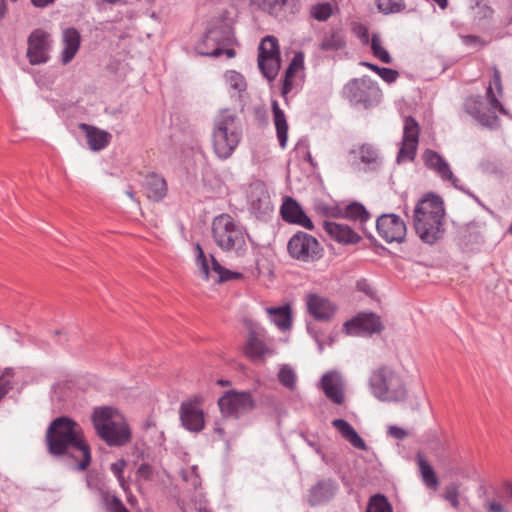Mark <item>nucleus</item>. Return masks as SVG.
Returning a JSON list of instances; mask_svg holds the SVG:
<instances>
[{
  "label": "nucleus",
  "instance_id": "nucleus-9",
  "mask_svg": "<svg viewBox=\"0 0 512 512\" xmlns=\"http://www.w3.org/2000/svg\"><path fill=\"white\" fill-rule=\"evenodd\" d=\"M258 67L268 80H273L280 69V51L278 41L273 36H266L259 45Z\"/></svg>",
  "mask_w": 512,
  "mask_h": 512
},
{
  "label": "nucleus",
  "instance_id": "nucleus-18",
  "mask_svg": "<svg viewBox=\"0 0 512 512\" xmlns=\"http://www.w3.org/2000/svg\"><path fill=\"white\" fill-rule=\"evenodd\" d=\"M382 329L380 317L374 313H360L343 325V330L348 335L379 333Z\"/></svg>",
  "mask_w": 512,
  "mask_h": 512
},
{
  "label": "nucleus",
  "instance_id": "nucleus-31",
  "mask_svg": "<svg viewBox=\"0 0 512 512\" xmlns=\"http://www.w3.org/2000/svg\"><path fill=\"white\" fill-rule=\"evenodd\" d=\"M143 187L146 196L153 201L162 200L167 192L166 181L156 174L148 175L145 179Z\"/></svg>",
  "mask_w": 512,
  "mask_h": 512
},
{
  "label": "nucleus",
  "instance_id": "nucleus-58",
  "mask_svg": "<svg viewBox=\"0 0 512 512\" xmlns=\"http://www.w3.org/2000/svg\"><path fill=\"white\" fill-rule=\"evenodd\" d=\"M357 286L360 290H363L365 293H370L371 288L366 282H359Z\"/></svg>",
  "mask_w": 512,
  "mask_h": 512
},
{
  "label": "nucleus",
  "instance_id": "nucleus-2",
  "mask_svg": "<svg viewBox=\"0 0 512 512\" xmlns=\"http://www.w3.org/2000/svg\"><path fill=\"white\" fill-rule=\"evenodd\" d=\"M243 128L238 115L230 108H223L213 118L211 141L219 159H228L240 144Z\"/></svg>",
  "mask_w": 512,
  "mask_h": 512
},
{
  "label": "nucleus",
  "instance_id": "nucleus-56",
  "mask_svg": "<svg viewBox=\"0 0 512 512\" xmlns=\"http://www.w3.org/2000/svg\"><path fill=\"white\" fill-rule=\"evenodd\" d=\"M31 2L35 7L44 8L53 4L55 0H31Z\"/></svg>",
  "mask_w": 512,
  "mask_h": 512
},
{
  "label": "nucleus",
  "instance_id": "nucleus-63",
  "mask_svg": "<svg viewBox=\"0 0 512 512\" xmlns=\"http://www.w3.org/2000/svg\"><path fill=\"white\" fill-rule=\"evenodd\" d=\"M126 195L133 201H135L134 193L131 190L126 191Z\"/></svg>",
  "mask_w": 512,
  "mask_h": 512
},
{
  "label": "nucleus",
  "instance_id": "nucleus-40",
  "mask_svg": "<svg viewBox=\"0 0 512 512\" xmlns=\"http://www.w3.org/2000/svg\"><path fill=\"white\" fill-rule=\"evenodd\" d=\"M388 499L381 494L373 495L368 502L366 512H392Z\"/></svg>",
  "mask_w": 512,
  "mask_h": 512
},
{
  "label": "nucleus",
  "instance_id": "nucleus-54",
  "mask_svg": "<svg viewBox=\"0 0 512 512\" xmlns=\"http://www.w3.org/2000/svg\"><path fill=\"white\" fill-rule=\"evenodd\" d=\"M475 118L484 126H490L492 121L495 120L496 116H488L486 114H480L479 112H472Z\"/></svg>",
  "mask_w": 512,
  "mask_h": 512
},
{
  "label": "nucleus",
  "instance_id": "nucleus-62",
  "mask_svg": "<svg viewBox=\"0 0 512 512\" xmlns=\"http://www.w3.org/2000/svg\"><path fill=\"white\" fill-rule=\"evenodd\" d=\"M465 41L466 42H478L479 38L477 36L469 35V36L465 37Z\"/></svg>",
  "mask_w": 512,
  "mask_h": 512
},
{
  "label": "nucleus",
  "instance_id": "nucleus-21",
  "mask_svg": "<svg viewBox=\"0 0 512 512\" xmlns=\"http://www.w3.org/2000/svg\"><path fill=\"white\" fill-rule=\"evenodd\" d=\"M486 512H512V482L504 481L484 502Z\"/></svg>",
  "mask_w": 512,
  "mask_h": 512
},
{
  "label": "nucleus",
  "instance_id": "nucleus-25",
  "mask_svg": "<svg viewBox=\"0 0 512 512\" xmlns=\"http://www.w3.org/2000/svg\"><path fill=\"white\" fill-rule=\"evenodd\" d=\"M323 227L333 240L344 245L356 244L361 239L350 226L343 223L324 221Z\"/></svg>",
  "mask_w": 512,
  "mask_h": 512
},
{
  "label": "nucleus",
  "instance_id": "nucleus-30",
  "mask_svg": "<svg viewBox=\"0 0 512 512\" xmlns=\"http://www.w3.org/2000/svg\"><path fill=\"white\" fill-rule=\"evenodd\" d=\"M333 427L348 441L354 448L366 450L367 446L357 431L344 419H335L332 421Z\"/></svg>",
  "mask_w": 512,
  "mask_h": 512
},
{
  "label": "nucleus",
  "instance_id": "nucleus-29",
  "mask_svg": "<svg viewBox=\"0 0 512 512\" xmlns=\"http://www.w3.org/2000/svg\"><path fill=\"white\" fill-rule=\"evenodd\" d=\"M63 51H62V62L64 64L69 63L80 47V33L75 28H67L63 31L62 35Z\"/></svg>",
  "mask_w": 512,
  "mask_h": 512
},
{
  "label": "nucleus",
  "instance_id": "nucleus-43",
  "mask_svg": "<svg viewBox=\"0 0 512 512\" xmlns=\"http://www.w3.org/2000/svg\"><path fill=\"white\" fill-rule=\"evenodd\" d=\"M101 496L104 506L109 512H129L117 496L111 495L106 491H102Z\"/></svg>",
  "mask_w": 512,
  "mask_h": 512
},
{
  "label": "nucleus",
  "instance_id": "nucleus-50",
  "mask_svg": "<svg viewBox=\"0 0 512 512\" xmlns=\"http://www.w3.org/2000/svg\"><path fill=\"white\" fill-rule=\"evenodd\" d=\"M458 485L455 483H452L448 485L445 488L444 492V498L450 502L453 508L457 509L459 507V500H458Z\"/></svg>",
  "mask_w": 512,
  "mask_h": 512
},
{
  "label": "nucleus",
  "instance_id": "nucleus-38",
  "mask_svg": "<svg viewBox=\"0 0 512 512\" xmlns=\"http://www.w3.org/2000/svg\"><path fill=\"white\" fill-rule=\"evenodd\" d=\"M278 380L284 387L288 388L289 390H295L297 376L291 366L284 364L280 367L278 372Z\"/></svg>",
  "mask_w": 512,
  "mask_h": 512
},
{
  "label": "nucleus",
  "instance_id": "nucleus-4",
  "mask_svg": "<svg viewBox=\"0 0 512 512\" xmlns=\"http://www.w3.org/2000/svg\"><path fill=\"white\" fill-rule=\"evenodd\" d=\"M369 388L371 394L382 402L399 403L408 398L404 378L388 366H381L371 372Z\"/></svg>",
  "mask_w": 512,
  "mask_h": 512
},
{
  "label": "nucleus",
  "instance_id": "nucleus-7",
  "mask_svg": "<svg viewBox=\"0 0 512 512\" xmlns=\"http://www.w3.org/2000/svg\"><path fill=\"white\" fill-rule=\"evenodd\" d=\"M232 38L231 25L221 21L208 29L201 41L195 46V50L201 56L218 57L223 53V47L232 42Z\"/></svg>",
  "mask_w": 512,
  "mask_h": 512
},
{
  "label": "nucleus",
  "instance_id": "nucleus-35",
  "mask_svg": "<svg viewBox=\"0 0 512 512\" xmlns=\"http://www.w3.org/2000/svg\"><path fill=\"white\" fill-rule=\"evenodd\" d=\"M319 46L323 51H336L345 46V39L340 31H331L323 36Z\"/></svg>",
  "mask_w": 512,
  "mask_h": 512
},
{
  "label": "nucleus",
  "instance_id": "nucleus-44",
  "mask_svg": "<svg viewBox=\"0 0 512 512\" xmlns=\"http://www.w3.org/2000/svg\"><path fill=\"white\" fill-rule=\"evenodd\" d=\"M311 16L318 21H326L333 14V6L328 3H318L311 7Z\"/></svg>",
  "mask_w": 512,
  "mask_h": 512
},
{
  "label": "nucleus",
  "instance_id": "nucleus-20",
  "mask_svg": "<svg viewBox=\"0 0 512 512\" xmlns=\"http://www.w3.org/2000/svg\"><path fill=\"white\" fill-rule=\"evenodd\" d=\"M345 380L337 371L325 373L320 380V387L325 396L334 404L341 405L345 401Z\"/></svg>",
  "mask_w": 512,
  "mask_h": 512
},
{
  "label": "nucleus",
  "instance_id": "nucleus-59",
  "mask_svg": "<svg viewBox=\"0 0 512 512\" xmlns=\"http://www.w3.org/2000/svg\"><path fill=\"white\" fill-rule=\"evenodd\" d=\"M214 431L218 433L220 436L224 435V430L219 424H215Z\"/></svg>",
  "mask_w": 512,
  "mask_h": 512
},
{
  "label": "nucleus",
  "instance_id": "nucleus-3",
  "mask_svg": "<svg viewBox=\"0 0 512 512\" xmlns=\"http://www.w3.org/2000/svg\"><path fill=\"white\" fill-rule=\"evenodd\" d=\"M443 202L437 196H428L418 201L414 209L413 223L419 238L428 244H433L442 235Z\"/></svg>",
  "mask_w": 512,
  "mask_h": 512
},
{
  "label": "nucleus",
  "instance_id": "nucleus-60",
  "mask_svg": "<svg viewBox=\"0 0 512 512\" xmlns=\"http://www.w3.org/2000/svg\"><path fill=\"white\" fill-rule=\"evenodd\" d=\"M224 52L226 53L228 58H232L235 56V51L233 49H224L223 48V53Z\"/></svg>",
  "mask_w": 512,
  "mask_h": 512
},
{
  "label": "nucleus",
  "instance_id": "nucleus-17",
  "mask_svg": "<svg viewBox=\"0 0 512 512\" xmlns=\"http://www.w3.org/2000/svg\"><path fill=\"white\" fill-rule=\"evenodd\" d=\"M251 2L280 21L288 20L300 9L299 0H251Z\"/></svg>",
  "mask_w": 512,
  "mask_h": 512
},
{
  "label": "nucleus",
  "instance_id": "nucleus-27",
  "mask_svg": "<svg viewBox=\"0 0 512 512\" xmlns=\"http://www.w3.org/2000/svg\"><path fill=\"white\" fill-rule=\"evenodd\" d=\"M79 128L85 133L87 144L92 151L103 150L110 142L111 135L104 130L86 123L79 124Z\"/></svg>",
  "mask_w": 512,
  "mask_h": 512
},
{
  "label": "nucleus",
  "instance_id": "nucleus-14",
  "mask_svg": "<svg viewBox=\"0 0 512 512\" xmlns=\"http://www.w3.org/2000/svg\"><path fill=\"white\" fill-rule=\"evenodd\" d=\"M196 250V263L199 266L200 272L203 274L205 280H208L210 277H215L214 281L216 283H223L235 279H240L242 277L241 273L228 270L221 266L213 256H211L210 271L208 261L205 257L203 249L199 244L196 245Z\"/></svg>",
  "mask_w": 512,
  "mask_h": 512
},
{
  "label": "nucleus",
  "instance_id": "nucleus-12",
  "mask_svg": "<svg viewBox=\"0 0 512 512\" xmlns=\"http://www.w3.org/2000/svg\"><path fill=\"white\" fill-rule=\"evenodd\" d=\"M218 405L224 416L239 417L253 409L254 401L249 392L230 390L219 398Z\"/></svg>",
  "mask_w": 512,
  "mask_h": 512
},
{
  "label": "nucleus",
  "instance_id": "nucleus-48",
  "mask_svg": "<svg viewBox=\"0 0 512 512\" xmlns=\"http://www.w3.org/2000/svg\"><path fill=\"white\" fill-rule=\"evenodd\" d=\"M14 375L12 368H6L3 374L0 376V401L6 396V394L12 389L11 379Z\"/></svg>",
  "mask_w": 512,
  "mask_h": 512
},
{
  "label": "nucleus",
  "instance_id": "nucleus-49",
  "mask_svg": "<svg viewBox=\"0 0 512 512\" xmlns=\"http://www.w3.org/2000/svg\"><path fill=\"white\" fill-rule=\"evenodd\" d=\"M126 465V462L123 459H120L110 465V470L113 472V474L116 476L120 487L123 489L124 492L128 491V485L123 477V470Z\"/></svg>",
  "mask_w": 512,
  "mask_h": 512
},
{
  "label": "nucleus",
  "instance_id": "nucleus-13",
  "mask_svg": "<svg viewBox=\"0 0 512 512\" xmlns=\"http://www.w3.org/2000/svg\"><path fill=\"white\" fill-rule=\"evenodd\" d=\"M26 56L31 65L44 64L49 60L51 49L50 34L42 29H36L28 37Z\"/></svg>",
  "mask_w": 512,
  "mask_h": 512
},
{
  "label": "nucleus",
  "instance_id": "nucleus-37",
  "mask_svg": "<svg viewBox=\"0 0 512 512\" xmlns=\"http://www.w3.org/2000/svg\"><path fill=\"white\" fill-rule=\"evenodd\" d=\"M304 66V57L302 53H297L293 57L291 63L289 64L286 73H285V81L283 85V94L288 93V91L291 89V81L290 78L293 77V75L303 69Z\"/></svg>",
  "mask_w": 512,
  "mask_h": 512
},
{
  "label": "nucleus",
  "instance_id": "nucleus-15",
  "mask_svg": "<svg viewBox=\"0 0 512 512\" xmlns=\"http://www.w3.org/2000/svg\"><path fill=\"white\" fill-rule=\"evenodd\" d=\"M379 235L388 243H401L406 237V224L396 214H383L376 221Z\"/></svg>",
  "mask_w": 512,
  "mask_h": 512
},
{
  "label": "nucleus",
  "instance_id": "nucleus-11",
  "mask_svg": "<svg viewBox=\"0 0 512 512\" xmlns=\"http://www.w3.org/2000/svg\"><path fill=\"white\" fill-rule=\"evenodd\" d=\"M379 93L376 85L367 77L353 79L343 88V95L353 105L367 108Z\"/></svg>",
  "mask_w": 512,
  "mask_h": 512
},
{
  "label": "nucleus",
  "instance_id": "nucleus-34",
  "mask_svg": "<svg viewBox=\"0 0 512 512\" xmlns=\"http://www.w3.org/2000/svg\"><path fill=\"white\" fill-rule=\"evenodd\" d=\"M271 321L280 329H289L291 326V313L288 306L268 308Z\"/></svg>",
  "mask_w": 512,
  "mask_h": 512
},
{
  "label": "nucleus",
  "instance_id": "nucleus-36",
  "mask_svg": "<svg viewBox=\"0 0 512 512\" xmlns=\"http://www.w3.org/2000/svg\"><path fill=\"white\" fill-rule=\"evenodd\" d=\"M225 82L230 90L235 91L241 97V94L246 91L247 83L242 74L237 71L230 70L224 75Z\"/></svg>",
  "mask_w": 512,
  "mask_h": 512
},
{
  "label": "nucleus",
  "instance_id": "nucleus-51",
  "mask_svg": "<svg viewBox=\"0 0 512 512\" xmlns=\"http://www.w3.org/2000/svg\"><path fill=\"white\" fill-rule=\"evenodd\" d=\"M486 96L490 106L489 109L493 114H495L496 111H499L503 114L505 113V109L496 98L491 85H489L486 90Z\"/></svg>",
  "mask_w": 512,
  "mask_h": 512
},
{
  "label": "nucleus",
  "instance_id": "nucleus-8",
  "mask_svg": "<svg viewBox=\"0 0 512 512\" xmlns=\"http://www.w3.org/2000/svg\"><path fill=\"white\" fill-rule=\"evenodd\" d=\"M287 250L291 258L302 263H313L319 260L323 254V248L318 240L301 231L290 238Z\"/></svg>",
  "mask_w": 512,
  "mask_h": 512
},
{
  "label": "nucleus",
  "instance_id": "nucleus-52",
  "mask_svg": "<svg viewBox=\"0 0 512 512\" xmlns=\"http://www.w3.org/2000/svg\"><path fill=\"white\" fill-rule=\"evenodd\" d=\"M153 469L149 464L143 463L139 466L136 472L138 480L149 481L153 477Z\"/></svg>",
  "mask_w": 512,
  "mask_h": 512
},
{
  "label": "nucleus",
  "instance_id": "nucleus-23",
  "mask_svg": "<svg viewBox=\"0 0 512 512\" xmlns=\"http://www.w3.org/2000/svg\"><path fill=\"white\" fill-rule=\"evenodd\" d=\"M423 161L425 165L435 171L442 180L449 181L455 188L463 190L459 185V179L454 176L448 162L441 155L433 150H426L423 153Z\"/></svg>",
  "mask_w": 512,
  "mask_h": 512
},
{
  "label": "nucleus",
  "instance_id": "nucleus-24",
  "mask_svg": "<svg viewBox=\"0 0 512 512\" xmlns=\"http://www.w3.org/2000/svg\"><path fill=\"white\" fill-rule=\"evenodd\" d=\"M284 221L302 226L307 230H313L311 219L305 214L300 204L293 198L287 197L280 209Z\"/></svg>",
  "mask_w": 512,
  "mask_h": 512
},
{
  "label": "nucleus",
  "instance_id": "nucleus-46",
  "mask_svg": "<svg viewBox=\"0 0 512 512\" xmlns=\"http://www.w3.org/2000/svg\"><path fill=\"white\" fill-rule=\"evenodd\" d=\"M472 12L476 20L482 21L490 19L494 11L486 2L480 0L472 7Z\"/></svg>",
  "mask_w": 512,
  "mask_h": 512
},
{
  "label": "nucleus",
  "instance_id": "nucleus-5",
  "mask_svg": "<svg viewBox=\"0 0 512 512\" xmlns=\"http://www.w3.org/2000/svg\"><path fill=\"white\" fill-rule=\"evenodd\" d=\"M92 421L97 435L110 446H122L130 440L123 415L112 407L94 409Z\"/></svg>",
  "mask_w": 512,
  "mask_h": 512
},
{
  "label": "nucleus",
  "instance_id": "nucleus-19",
  "mask_svg": "<svg viewBox=\"0 0 512 512\" xmlns=\"http://www.w3.org/2000/svg\"><path fill=\"white\" fill-rule=\"evenodd\" d=\"M249 203L251 212L260 219L267 218L274 209L269 192L262 182L250 186Z\"/></svg>",
  "mask_w": 512,
  "mask_h": 512
},
{
  "label": "nucleus",
  "instance_id": "nucleus-53",
  "mask_svg": "<svg viewBox=\"0 0 512 512\" xmlns=\"http://www.w3.org/2000/svg\"><path fill=\"white\" fill-rule=\"evenodd\" d=\"M388 434L398 440H403L408 436V432L401 427L392 425L388 427Z\"/></svg>",
  "mask_w": 512,
  "mask_h": 512
},
{
  "label": "nucleus",
  "instance_id": "nucleus-16",
  "mask_svg": "<svg viewBox=\"0 0 512 512\" xmlns=\"http://www.w3.org/2000/svg\"><path fill=\"white\" fill-rule=\"evenodd\" d=\"M419 125L416 120L408 116L404 120L402 145L397 155V162L413 161L419 140Z\"/></svg>",
  "mask_w": 512,
  "mask_h": 512
},
{
  "label": "nucleus",
  "instance_id": "nucleus-1",
  "mask_svg": "<svg viewBox=\"0 0 512 512\" xmlns=\"http://www.w3.org/2000/svg\"><path fill=\"white\" fill-rule=\"evenodd\" d=\"M48 451L54 456L70 454L81 459L77 463V469L84 471L91 462L89 446L84 442L80 425L68 417H59L53 420L46 432Z\"/></svg>",
  "mask_w": 512,
  "mask_h": 512
},
{
  "label": "nucleus",
  "instance_id": "nucleus-47",
  "mask_svg": "<svg viewBox=\"0 0 512 512\" xmlns=\"http://www.w3.org/2000/svg\"><path fill=\"white\" fill-rule=\"evenodd\" d=\"M359 156L361 162L364 164L374 165L377 163L378 153L377 150L371 145H362L359 149Z\"/></svg>",
  "mask_w": 512,
  "mask_h": 512
},
{
  "label": "nucleus",
  "instance_id": "nucleus-55",
  "mask_svg": "<svg viewBox=\"0 0 512 512\" xmlns=\"http://www.w3.org/2000/svg\"><path fill=\"white\" fill-rule=\"evenodd\" d=\"M492 70H493V83L496 86L499 94H501L503 88H502L500 71L498 70V68L496 66H494L492 68Z\"/></svg>",
  "mask_w": 512,
  "mask_h": 512
},
{
  "label": "nucleus",
  "instance_id": "nucleus-39",
  "mask_svg": "<svg viewBox=\"0 0 512 512\" xmlns=\"http://www.w3.org/2000/svg\"><path fill=\"white\" fill-rule=\"evenodd\" d=\"M343 217L363 223L369 219L370 215L362 204L355 202L346 207Z\"/></svg>",
  "mask_w": 512,
  "mask_h": 512
},
{
  "label": "nucleus",
  "instance_id": "nucleus-64",
  "mask_svg": "<svg viewBox=\"0 0 512 512\" xmlns=\"http://www.w3.org/2000/svg\"><path fill=\"white\" fill-rule=\"evenodd\" d=\"M198 512H210V511H209V510H207L206 508H200V509L198 510Z\"/></svg>",
  "mask_w": 512,
  "mask_h": 512
},
{
  "label": "nucleus",
  "instance_id": "nucleus-57",
  "mask_svg": "<svg viewBox=\"0 0 512 512\" xmlns=\"http://www.w3.org/2000/svg\"><path fill=\"white\" fill-rule=\"evenodd\" d=\"M7 12V5L5 0H0V19L4 18Z\"/></svg>",
  "mask_w": 512,
  "mask_h": 512
},
{
  "label": "nucleus",
  "instance_id": "nucleus-6",
  "mask_svg": "<svg viewBox=\"0 0 512 512\" xmlns=\"http://www.w3.org/2000/svg\"><path fill=\"white\" fill-rule=\"evenodd\" d=\"M211 231L213 241L222 251L233 252L237 257L245 255V230L231 215L223 213L214 217Z\"/></svg>",
  "mask_w": 512,
  "mask_h": 512
},
{
  "label": "nucleus",
  "instance_id": "nucleus-10",
  "mask_svg": "<svg viewBox=\"0 0 512 512\" xmlns=\"http://www.w3.org/2000/svg\"><path fill=\"white\" fill-rule=\"evenodd\" d=\"M202 398L194 396L183 401L179 407V419L182 427L192 433H199L205 427Z\"/></svg>",
  "mask_w": 512,
  "mask_h": 512
},
{
  "label": "nucleus",
  "instance_id": "nucleus-41",
  "mask_svg": "<svg viewBox=\"0 0 512 512\" xmlns=\"http://www.w3.org/2000/svg\"><path fill=\"white\" fill-rule=\"evenodd\" d=\"M371 50L373 55L383 63L389 64L392 58L389 52L383 47L379 35L373 34L371 37Z\"/></svg>",
  "mask_w": 512,
  "mask_h": 512
},
{
  "label": "nucleus",
  "instance_id": "nucleus-28",
  "mask_svg": "<svg viewBox=\"0 0 512 512\" xmlns=\"http://www.w3.org/2000/svg\"><path fill=\"white\" fill-rule=\"evenodd\" d=\"M274 353V349L259 339L255 332H250L245 347V354L250 359L253 361H262L265 357L271 356Z\"/></svg>",
  "mask_w": 512,
  "mask_h": 512
},
{
  "label": "nucleus",
  "instance_id": "nucleus-61",
  "mask_svg": "<svg viewBox=\"0 0 512 512\" xmlns=\"http://www.w3.org/2000/svg\"><path fill=\"white\" fill-rule=\"evenodd\" d=\"M125 493L127 494V500H128V502H129V503H131V504H134V502H136V498H135V496H133V495L129 492V490H128L127 492H125Z\"/></svg>",
  "mask_w": 512,
  "mask_h": 512
},
{
  "label": "nucleus",
  "instance_id": "nucleus-26",
  "mask_svg": "<svg viewBox=\"0 0 512 512\" xmlns=\"http://www.w3.org/2000/svg\"><path fill=\"white\" fill-rule=\"evenodd\" d=\"M337 491V485L332 480L319 481L310 489L308 502L311 506L325 503L333 498Z\"/></svg>",
  "mask_w": 512,
  "mask_h": 512
},
{
  "label": "nucleus",
  "instance_id": "nucleus-42",
  "mask_svg": "<svg viewBox=\"0 0 512 512\" xmlns=\"http://www.w3.org/2000/svg\"><path fill=\"white\" fill-rule=\"evenodd\" d=\"M361 65L376 72L385 82L389 84L395 82L399 76L398 71L391 68L379 67L369 62H361Z\"/></svg>",
  "mask_w": 512,
  "mask_h": 512
},
{
  "label": "nucleus",
  "instance_id": "nucleus-22",
  "mask_svg": "<svg viewBox=\"0 0 512 512\" xmlns=\"http://www.w3.org/2000/svg\"><path fill=\"white\" fill-rule=\"evenodd\" d=\"M306 308L315 320L324 322L330 321L337 311V307L332 301L318 294L307 295Z\"/></svg>",
  "mask_w": 512,
  "mask_h": 512
},
{
  "label": "nucleus",
  "instance_id": "nucleus-45",
  "mask_svg": "<svg viewBox=\"0 0 512 512\" xmlns=\"http://www.w3.org/2000/svg\"><path fill=\"white\" fill-rule=\"evenodd\" d=\"M375 3L384 14L397 13L404 8L403 0H375Z\"/></svg>",
  "mask_w": 512,
  "mask_h": 512
},
{
  "label": "nucleus",
  "instance_id": "nucleus-33",
  "mask_svg": "<svg viewBox=\"0 0 512 512\" xmlns=\"http://www.w3.org/2000/svg\"><path fill=\"white\" fill-rule=\"evenodd\" d=\"M416 459L424 483L427 487L436 489L439 482L433 468L420 452L417 453Z\"/></svg>",
  "mask_w": 512,
  "mask_h": 512
},
{
  "label": "nucleus",
  "instance_id": "nucleus-32",
  "mask_svg": "<svg viewBox=\"0 0 512 512\" xmlns=\"http://www.w3.org/2000/svg\"><path fill=\"white\" fill-rule=\"evenodd\" d=\"M272 112L279 145L284 149L288 140V123L286 116L283 110L279 107L277 101L272 102Z\"/></svg>",
  "mask_w": 512,
  "mask_h": 512
}]
</instances>
